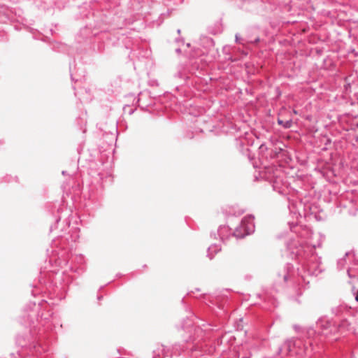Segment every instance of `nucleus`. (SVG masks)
I'll return each mask as SVG.
<instances>
[{"label":"nucleus","instance_id":"1","mask_svg":"<svg viewBox=\"0 0 358 358\" xmlns=\"http://www.w3.org/2000/svg\"><path fill=\"white\" fill-rule=\"evenodd\" d=\"M278 122L279 124L283 125V127L285 128H289L292 124V120H287V121L283 122L282 120L278 119Z\"/></svg>","mask_w":358,"mask_h":358},{"label":"nucleus","instance_id":"2","mask_svg":"<svg viewBox=\"0 0 358 358\" xmlns=\"http://www.w3.org/2000/svg\"><path fill=\"white\" fill-rule=\"evenodd\" d=\"M355 299L357 301H358V291L357 292Z\"/></svg>","mask_w":358,"mask_h":358}]
</instances>
